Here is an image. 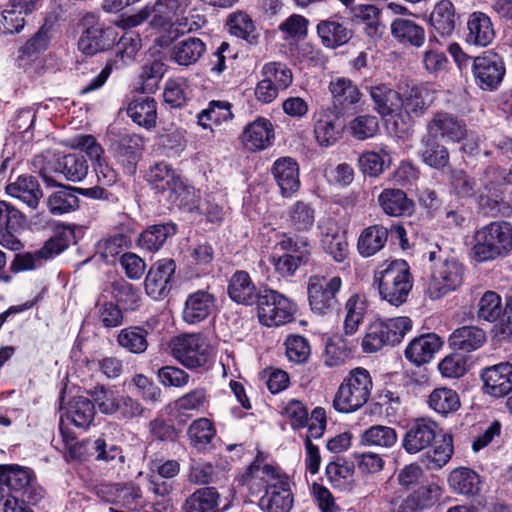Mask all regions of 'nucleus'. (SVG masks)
<instances>
[{"label":"nucleus","instance_id":"1","mask_svg":"<svg viewBox=\"0 0 512 512\" xmlns=\"http://www.w3.org/2000/svg\"><path fill=\"white\" fill-rule=\"evenodd\" d=\"M252 495L264 494L259 499V507L266 512H290L294 497L289 477L280 469L263 463L259 452L255 461L241 476Z\"/></svg>","mask_w":512,"mask_h":512},{"label":"nucleus","instance_id":"2","mask_svg":"<svg viewBox=\"0 0 512 512\" xmlns=\"http://www.w3.org/2000/svg\"><path fill=\"white\" fill-rule=\"evenodd\" d=\"M429 276L424 293L431 300H439L456 291L463 283L464 266L438 244L428 251Z\"/></svg>","mask_w":512,"mask_h":512},{"label":"nucleus","instance_id":"3","mask_svg":"<svg viewBox=\"0 0 512 512\" xmlns=\"http://www.w3.org/2000/svg\"><path fill=\"white\" fill-rule=\"evenodd\" d=\"M512 253V223L492 221L473 235L472 257L479 263L502 259Z\"/></svg>","mask_w":512,"mask_h":512},{"label":"nucleus","instance_id":"4","mask_svg":"<svg viewBox=\"0 0 512 512\" xmlns=\"http://www.w3.org/2000/svg\"><path fill=\"white\" fill-rule=\"evenodd\" d=\"M379 297L389 305H403L413 288V276L409 265L404 260H395L374 275Z\"/></svg>","mask_w":512,"mask_h":512},{"label":"nucleus","instance_id":"5","mask_svg":"<svg viewBox=\"0 0 512 512\" xmlns=\"http://www.w3.org/2000/svg\"><path fill=\"white\" fill-rule=\"evenodd\" d=\"M372 388L373 381L366 369L357 367L351 370L334 395L333 408L345 414L359 410L368 402Z\"/></svg>","mask_w":512,"mask_h":512},{"label":"nucleus","instance_id":"6","mask_svg":"<svg viewBox=\"0 0 512 512\" xmlns=\"http://www.w3.org/2000/svg\"><path fill=\"white\" fill-rule=\"evenodd\" d=\"M256 304L258 320L264 326L279 327L294 320L296 304L277 290L261 289Z\"/></svg>","mask_w":512,"mask_h":512},{"label":"nucleus","instance_id":"7","mask_svg":"<svg viewBox=\"0 0 512 512\" xmlns=\"http://www.w3.org/2000/svg\"><path fill=\"white\" fill-rule=\"evenodd\" d=\"M169 348L171 355L187 369L205 367L213 355L208 340L199 333L176 336L170 341Z\"/></svg>","mask_w":512,"mask_h":512},{"label":"nucleus","instance_id":"8","mask_svg":"<svg viewBox=\"0 0 512 512\" xmlns=\"http://www.w3.org/2000/svg\"><path fill=\"white\" fill-rule=\"evenodd\" d=\"M342 287L339 276L326 278L324 276H311L308 280L307 293L309 305L313 313L325 315L338 303L337 294Z\"/></svg>","mask_w":512,"mask_h":512},{"label":"nucleus","instance_id":"9","mask_svg":"<svg viewBox=\"0 0 512 512\" xmlns=\"http://www.w3.org/2000/svg\"><path fill=\"white\" fill-rule=\"evenodd\" d=\"M84 31L78 41V48L86 55H94L110 48L115 42L113 29L105 27L93 13L82 19Z\"/></svg>","mask_w":512,"mask_h":512},{"label":"nucleus","instance_id":"10","mask_svg":"<svg viewBox=\"0 0 512 512\" xmlns=\"http://www.w3.org/2000/svg\"><path fill=\"white\" fill-rule=\"evenodd\" d=\"M99 410L103 414L116 415L125 422L143 416L146 408L142 403L129 395H116L112 391L101 390L96 397Z\"/></svg>","mask_w":512,"mask_h":512},{"label":"nucleus","instance_id":"11","mask_svg":"<svg viewBox=\"0 0 512 512\" xmlns=\"http://www.w3.org/2000/svg\"><path fill=\"white\" fill-rule=\"evenodd\" d=\"M472 73L481 89L494 90L503 80L505 65L498 54L487 51L482 56L473 58Z\"/></svg>","mask_w":512,"mask_h":512},{"label":"nucleus","instance_id":"12","mask_svg":"<svg viewBox=\"0 0 512 512\" xmlns=\"http://www.w3.org/2000/svg\"><path fill=\"white\" fill-rule=\"evenodd\" d=\"M175 269L176 264L172 259L165 258L154 263L145 278L146 293L155 300L167 297Z\"/></svg>","mask_w":512,"mask_h":512},{"label":"nucleus","instance_id":"13","mask_svg":"<svg viewBox=\"0 0 512 512\" xmlns=\"http://www.w3.org/2000/svg\"><path fill=\"white\" fill-rule=\"evenodd\" d=\"M24 222V216L12 204L0 200V244L13 251L20 250L23 245L15 236Z\"/></svg>","mask_w":512,"mask_h":512},{"label":"nucleus","instance_id":"14","mask_svg":"<svg viewBox=\"0 0 512 512\" xmlns=\"http://www.w3.org/2000/svg\"><path fill=\"white\" fill-rule=\"evenodd\" d=\"M320 244L325 253L334 261L344 262L348 257L349 248L345 233L334 219H323L319 224Z\"/></svg>","mask_w":512,"mask_h":512},{"label":"nucleus","instance_id":"15","mask_svg":"<svg viewBox=\"0 0 512 512\" xmlns=\"http://www.w3.org/2000/svg\"><path fill=\"white\" fill-rule=\"evenodd\" d=\"M483 389L486 394L501 398L512 391V363L501 362L481 371Z\"/></svg>","mask_w":512,"mask_h":512},{"label":"nucleus","instance_id":"16","mask_svg":"<svg viewBox=\"0 0 512 512\" xmlns=\"http://www.w3.org/2000/svg\"><path fill=\"white\" fill-rule=\"evenodd\" d=\"M437 428L434 421L417 419L406 431L402 447L409 454H416L431 447L436 438Z\"/></svg>","mask_w":512,"mask_h":512},{"label":"nucleus","instance_id":"17","mask_svg":"<svg viewBox=\"0 0 512 512\" xmlns=\"http://www.w3.org/2000/svg\"><path fill=\"white\" fill-rule=\"evenodd\" d=\"M216 296L207 290H197L185 300L182 318L187 324H198L207 319L216 309Z\"/></svg>","mask_w":512,"mask_h":512},{"label":"nucleus","instance_id":"18","mask_svg":"<svg viewBox=\"0 0 512 512\" xmlns=\"http://www.w3.org/2000/svg\"><path fill=\"white\" fill-rule=\"evenodd\" d=\"M428 137L438 136L452 142H459L466 136V125L456 116L447 112L435 113L427 124Z\"/></svg>","mask_w":512,"mask_h":512},{"label":"nucleus","instance_id":"19","mask_svg":"<svg viewBox=\"0 0 512 512\" xmlns=\"http://www.w3.org/2000/svg\"><path fill=\"white\" fill-rule=\"evenodd\" d=\"M272 175L284 197H290L300 188L299 165L292 157L275 160L271 168Z\"/></svg>","mask_w":512,"mask_h":512},{"label":"nucleus","instance_id":"20","mask_svg":"<svg viewBox=\"0 0 512 512\" xmlns=\"http://www.w3.org/2000/svg\"><path fill=\"white\" fill-rule=\"evenodd\" d=\"M274 139V128L270 120L258 117L247 124L241 135L244 147L250 151H261L268 148Z\"/></svg>","mask_w":512,"mask_h":512},{"label":"nucleus","instance_id":"21","mask_svg":"<svg viewBox=\"0 0 512 512\" xmlns=\"http://www.w3.org/2000/svg\"><path fill=\"white\" fill-rule=\"evenodd\" d=\"M369 95L374 103V110L382 117H400L403 110V97L386 84L369 88Z\"/></svg>","mask_w":512,"mask_h":512},{"label":"nucleus","instance_id":"22","mask_svg":"<svg viewBox=\"0 0 512 512\" xmlns=\"http://www.w3.org/2000/svg\"><path fill=\"white\" fill-rule=\"evenodd\" d=\"M33 481V472L19 465H0V500L6 496V490L28 493Z\"/></svg>","mask_w":512,"mask_h":512},{"label":"nucleus","instance_id":"23","mask_svg":"<svg viewBox=\"0 0 512 512\" xmlns=\"http://www.w3.org/2000/svg\"><path fill=\"white\" fill-rule=\"evenodd\" d=\"M227 292L233 302L245 306L257 303L260 294L249 273L244 270L236 271L231 276Z\"/></svg>","mask_w":512,"mask_h":512},{"label":"nucleus","instance_id":"24","mask_svg":"<svg viewBox=\"0 0 512 512\" xmlns=\"http://www.w3.org/2000/svg\"><path fill=\"white\" fill-rule=\"evenodd\" d=\"M5 190L9 196L22 201L32 209L37 208L43 196L39 182L31 175L18 176L15 181L6 186Z\"/></svg>","mask_w":512,"mask_h":512},{"label":"nucleus","instance_id":"25","mask_svg":"<svg viewBox=\"0 0 512 512\" xmlns=\"http://www.w3.org/2000/svg\"><path fill=\"white\" fill-rule=\"evenodd\" d=\"M442 347V341L434 333L421 335L413 339L405 349V357L411 363L420 366L429 362Z\"/></svg>","mask_w":512,"mask_h":512},{"label":"nucleus","instance_id":"26","mask_svg":"<svg viewBox=\"0 0 512 512\" xmlns=\"http://www.w3.org/2000/svg\"><path fill=\"white\" fill-rule=\"evenodd\" d=\"M466 42L468 44L486 47L495 38L493 23L488 15L483 12H473L467 21Z\"/></svg>","mask_w":512,"mask_h":512},{"label":"nucleus","instance_id":"27","mask_svg":"<svg viewBox=\"0 0 512 512\" xmlns=\"http://www.w3.org/2000/svg\"><path fill=\"white\" fill-rule=\"evenodd\" d=\"M329 91L332 95L334 107L340 110H347L359 104L363 97L358 86L345 77L332 80L329 84Z\"/></svg>","mask_w":512,"mask_h":512},{"label":"nucleus","instance_id":"28","mask_svg":"<svg viewBox=\"0 0 512 512\" xmlns=\"http://www.w3.org/2000/svg\"><path fill=\"white\" fill-rule=\"evenodd\" d=\"M378 203L384 213L389 216H406L414 211L413 201L400 189H384L378 196Z\"/></svg>","mask_w":512,"mask_h":512},{"label":"nucleus","instance_id":"29","mask_svg":"<svg viewBox=\"0 0 512 512\" xmlns=\"http://www.w3.org/2000/svg\"><path fill=\"white\" fill-rule=\"evenodd\" d=\"M486 341V333L476 326H462L455 329L449 337V344L454 350L472 352Z\"/></svg>","mask_w":512,"mask_h":512},{"label":"nucleus","instance_id":"30","mask_svg":"<svg viewBox=\"0 0 512 512\" xmlns=\"http://www.w3.org/2000/svg\"><path fill=\"white\" fill-rule=\"evenodd\" d=\"M127 114L137 125L153 128L157 119V102L148 96L137 97L129 103Z\"/></svg>","mask_w":512,"mask_h":512},{"label":"nucleus","instance_id":"31","mask_svg":"<svg viewBox=\"0 0 512 512\" xmlns=\"http://www.w3.org/2000/svg\"><path fill=\"white\" fill-rule=\"evenodd\" d=\"M434 102V92L423 85H416L406 91L403 98V109L407 116L419 117Z\"/></svg>","mask_w":512,"mask_h":512},{"label":"nucleus","instance_id":"32","mask_svg":"<svg viewBox=\"0 0 512 512\" xmlns=\"http://www.w3.org/2000/svg\"><path fill=\"white\" fill-rule=\"evenodd\" d=\"M189 6L188 0H157L152 8V25L164 27L183 16Z\"/></svg>","mask_w":512,"mask_h":512},{"label":"nucleus","instance_id":"33","mask_svg":"<svg viewBox=\"0 0 512 512\" xmlns=\"http://www.w3.org/2000/svg\"><path fill=\"white\" fill-rule=\"evenodd\" d=\"M220 495L213 487L196 490L184 502L183 512H220Z\"/></svg>","mask_w":512,"mask_h":512},{"label":"nucleus","instance_id":"34","mask_svg":"<svg viewBox=\"0 0 512 512\" xmlns=\"http://www.w3.org/2000/svg\"><path fill=\"white\" fill-rule=\"evenodd\" d=\"M456 23L455 9L451 1L441 0L430 14V25L434 33L441 37L450 36Z\"/></svg>","mask_w":512,"mask_h":512},{"label":"nucleus","instance_id":"35","mask_svg":"<svg viewBox=\"0 0 512 512\" xmlns=\"http://www.w3.org/2000/svg\"><path fill=\"white\" fill-rule=\"evenodd\" d=\"M392 36L402 44L421 47L425 42V31L422 26L410 19L396 18L391 23Z\"/></svg>","mask_w":512,"mask_h":512},{"label":"nucleus","instance_id":"36","mask_svg":"<svg viewBox=\"0 0 512 512\" xmlns=\"http://www.w3.org/2000/svg\"><path fill=\"white\" fill-rule=\"evenodd\" d=\"M388 239V229L383 225H372L365 228L357 243V249L361 256L370 257L375 255L385 246Z\"/></svg>","mask_w":512,"mask_h":512},{"label":"nucleus","instance_id":"37","mask_svg":"<svg viewBox=\"0 0 512 512\" xmlns=\"http://www.w3.org/2000/svg\"><path fill=\"white\" fill-rule=\"evenodd\" d=\"M341 128L338 125V117L328 110L319 112L314 125V134L321 146H330L341 137Z\"/></svg>","mask_w":512,"mask_h":512},{"label":"nucleus","instance_id":"38","mask_svg":"<svg viewBox=\"0 0 512 512\" xmlns=\"http://www.w3.org/2000/svg\"><path fill=\"white\" fill-rule=\"evenodd\" d=\"M206 46L196 37H188L176 42L171 49V58L179 65L195 64L204 54Z\"/></svg>","mask_w":512,"mask_h":512},{"label":"nucleus","instance_id":"39","mask_svg":"<svg viewBox=\"0 0 512 512\" xmlns=\"http://www.w3.org/2000/svg\"><path fill=\"white\" fill-rule=\"evenodd\" d=\"M450 488L462 495H475L481 489V478L474 470L459 467L451 471L448 477Z\"/></svg>","mask_w":512,"mask_h":512},{"label":"nucleus","instance_id":"40","mask_svg":"<svg viewBox=\"0 0 512 512\" xmlns=\"http://www.w3.org/2000/svg\"><path fill=\"white\" fill-rule=\"evenodd\" d=\"M94 417L95 406L93 402L86 397H75L66 407V420L78 428H88L93 422Z\"/></svg>","mask_w":512,"mask_h":512},{"label":"nucleus","instance_id":"41","mask_svg":"<svg viewBox=\"0 0 512 512\" xmlns=\"http://www.w3.org/2000/svg\"><path fill=\"white\" fill-rule=\"evenodd\" d=\"M317 33L322 44L327 48H336L346 44L352 37V31L342 23L329 19L317 25Z\"/></svg>","mask_w":512,"mask_h":512},{"label":"nucleus","instance_id":"42","mask_svg":"<svg viewBox=\"0 0 512 512\" xmlns=\"http://www.w3.org/2000/svg\"><path fill=\"white\" fill-rule=\"evenodd\" d=\"M181 176L164 161L155 163L146 174L149 184L166 196Z\"/></svg>","mask_w":512,"mask_h":512},{"label":"nucleus","instance_id":"43","mask_svg":"<svg viewBox=\"0 0 512 512\" xmlns=\"http://www.w3.org/2000/svg\"><path fill=\"white\" fill-rule=\"evenodd\" d=\"M176 232L177 228L173 223L149 226L140 234L138 238V245L141 249H145L150 252L158 251L163 246L167 238L175 235Z\"/></svg>","mask_w":512,"mask_h":512},{"label":"nucleus","instance_id":"44","mask_svg":"<svg viewBox=\"0 0 512 512\" xmlns=\"http://www.w3.org/2000/svg\"><path fill=\"white\" fill-rule=\"evenodd\" d=\"M344 310V332L346 335H353L357 332L360 324L364 320L367 310L365 297L357 293L351 295L345 303Z\"/></svg>","mask_w":512,"mask_h":512},{"label":"nucleus","instance_id":"45","mask_svg":"<svg viewBox=\"0 0 512 512\" xmlns=\"http://www.w3.org/2000/svg\"><path fill=\"white\" fill-rule=\"evenodd\" d=\"M131 243L130 237L124 233H115L103 237L96 244V253L107 263H113Z\"/></svg>","mask_w":512,"mask_h":512},{"label":"nucleus","instance_id":"46","mask_svg":"<svg viewBox=\"0 0 512 512\" xmlns=\"http://www.w3.org/2000/svg\"><path fill=\"white\" fill-rule=\"evenodd\" d=\"M187 433L191 445L197 450L205 451L211 447L216 429L209 419L199 418L192 422Z\"/></svg>","mask_w":512,"mask_h":512},{"label":"nucleus","instance_id":"47","mask_svg":"<svg viewBox=\"0 0 512 512\" xmlns=\"http://www.w3.org/2000/svg\"><path fill=\"white\" fill-rule=\"evenodd\" d=\"M504 314L502 300L495 291H486L476 304V317L479 321L493 323Z\"/></svg>","mask_w":512,"mask_h":512},{"label":"nucleus","instance_id":"48","mask_svg":"<svg viewBox=\"0 0 512 512\" xmlns=\"http://www.w3.org/2000/svg\"><path fill=\"white\" fill-rule=\"evenodd\" d=\"M289 226L297 232L310 230L315 222V210L304 201H297L287 211Z\"/></svg>","mask_w":512,"mask_h":512},{"label":"nucleus","instance_id":"49","mask_svg":"<svg viewBox=\"0 0 512 512\" xmlns=\"http://www.w3.org/2000/svg\"><path fill=\"white\" fill-rule=\"evenodd\" d=\"M76 192V188L63 187L51 194L47 199L49 211L54 215H62L78 209L79 199Z\"/></svg>","mask_w":512,"mask_h":512},{"label":"nucleus","instance_id":"50","mask_svg":"<svg viewBox=\"0 0 512 512\" xmlns=\"http://www.w3.org/2000/svg\"><path fill=\"white\" fill-rule=\"evenodd\" d=\"M147 336V330L142 327H127L119 332L117 343L120 347L131 353L141 354L148 348Z\"/></svg>","mask_w":512,"mask_h":512},{"label":"nucleus","instance_id":"51","mask_svg":"<svg viewBox=\"0 0 512 512\" xmlns=\"http://www.w3.org/2000/svg\"><path fill=\"white\" fill-rule=\"evenodd\" d=\"M226 25L232 35L242 38L249 43H253L257 38L255 35L254 21L242 10H237L229 14Z\"/></svg>","mask_w":512,"mask_h":512},{"label":"nucleus","instance_id":"52","mask_svg":"<svg viewBox=\"0 0 512 512\" xmlns=\"http://www.w3.org/2000/svg\"><path fill=\"white\" fill-rule=\"evenodd\" d=\"M58 168L68 181L80 182L88 173V163L81 154L71 153L58 160Z\"/></svg>","mask_w":512,"mask_h":512},{"label":"nucleus","instance_id":"53","mask_svg":"<svg viewBox=\"0 0 512 512\" xmlns=\"http://www.w3.org/2000/svg\"><path fill=\"white\" fill-rule=\"evenodd\" d=\"M398 440L397 432L394 428L384 425H374L366 429L362 436L361 441L370 446H377L382 448L393 447Z\"/></svg>","mask_w":512,"mask_h":512},{"label":"nucleus","instance_id":"54","mask_svg":"<svg viewBox=\"0 0 512 512\" xmlns=\"http://www.w3.org/2000/svg\"><path fill=\"white\" fill-rule=\"evenodd\" d=\"M276 248L287 255L293 256V259L301 266L307 265L311 260L312 245L306 238L285 237L277 243Z\"/></svg>","mask_w":512,"mask_h":512},{"label":"nucleus","instance_id":"55","mask_svg":"<svg viewBox=\"0 0 512 512\" xmlns=\"http://www.w3.org/2000/svg\"><path fill=\"white\" fill-rule=\"evenodd\" d=\"M429 406L439 414L445 415L455 412L460 407L457 392L450 388H438L429 396Z\"/></svg>","mask_w":512,"mask_h":512},{"label":"nucleus","instance_id":"56","mask_svg":"<svg viewBox=\"0 0 512 512\" xmlns=\"http://www.w3.org/2000/svg\"><path fill=\"white\" fill-rule=\"evenodd\" d=\"M347 131L360 141L372 138L379 131V120L373 115H358L349 121Z\"/></svg>","mask_w":512,"mask_h":512},{"label":"nucleus","instance_id":"57","mask_svg":"<svg viewBox=\"0 0 512 512\" xmlns=\"http://www.w3.org/2000/svg\"><path fill=\"white\" fill-rule=\"evenodd\" d=\"M421 157L424 163L435 169L444 168L449 163V152L443 145L430 137L422 140Z\"/></svg>","mask_w":512,"mask_h":512},{"label":"nucleus","instance_id":"58","mask_svg":"<svg viewBox=\"0 0 512 512\" xmlns=\"http://www.w3.org/2000/svg\"><path fill=\"white\" fill-rule=\"evenodd\" d=\"M453 455L452 437L444 435L438 445L425 455L424 462L428 469L438 470L445 466Z\"/></svg>","mask_w":512,"mask_h":512},{"label":"nucleus","instance_id":"59","mask_svg":"<svg viewBox=\"0 0 512 512\" xmlns=\"http://www.w3.org/2000/svg\"><path fill=\"white\" fill-rule=\"evenodd\" d=\"M382 320L373 321L367 328L362 340V348L367 353L377 352L386 345H391L389 336L386 335Z\"/></svg>","mask_w":512,"mask_h":512},{"label":"nucleus","instance_id":"60","mask_svg":"<svg viewBox=\"0 0 512 512\" xmlns=\"http://www.w3.org/2000/svg\"><path fill=\"white\" fill-rule=\"evenodd\" d=\"M165 197L171 204L178 207H188L190 210L196 207V191L181 177Z\"/></svg>","mask_w":512,"mask_h":512},{"label":"nucleus","instance_id":"61","mask_svg":"<svg viewBox=\"0 0 512 512\" xmlns=\"http://www.w3.org/2000/svg\"><path fill=\"white\" fill-rule=\"evenodd\" d=\"M262 76L270 80L279 90L287 89L292 83L291 70L283 63L270 62L262 68Z\"/></svg>","mask_w":512,"mask_h":512},{"label":"nucleus","instance_id":"62","mask_svg":"<svg viewBox=\"0 0 512 512\" xmlns=\"http://www.w3.org/2000/svg\"><path fill=\"white\" fill-rule=\"evenodd\" d=\"M208 403L207 392L204 388H196L174 402V409L179 413L200 411Z\"/></svg>","mask_w":512,"mask_h":512},{"label":"nucleus","instance_id":"63","mask_svg":"<svg viewBox=\"0 0 512 512\" xmlns=\"http://www.w3.org/2000/svg\"><path fill=\"white\" fill-rule=\"evenodd\" d=\"M141 47V38L134 32L123 35L117 43L116 55L123 65L131 63Z\"/></svg>","mask_w":512,"mask_h":512},{"label":"nucleus","instance_id":"64","mask_svg":"<svg viewBox=\"0 0 512 512\" xmlns=\"http://www.w3.org/2000/svg\"><path fill=\"white\" fill-rule=\"evenodd\" d=\"M422 63L428 73L436 75L447 69L449 61L443 51L433 47V39L430 38L428 48L423 53Z\"/></svg>","mask_w":512,"mask_h":512}]
</instances>
